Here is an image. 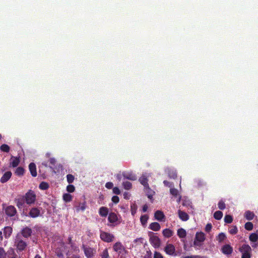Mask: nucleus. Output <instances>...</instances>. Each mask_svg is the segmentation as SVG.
<instances>
[{
  "label": "nucleus",
  "mask_w": 258,
  "mask_h": 258,
  "mask_svg": "<svg viewBox=\"0 0 258 258\" xmlns=\"http://www.w3.org/2000/svg\"><path fill=\"white\" fill-rule=\"evenodd\" d=\"M14 246H16L17 251H22L25 249L27 243L23 240L20 234H17L14 240Z\"/></svg>",
  "instance_id": "obj_1"
},
{
  "label": "nucleus",
  "mask_w": 258,
  "mask_h": 258,
  "mask_svg": "<svg viewBox=\"0 0 258 258\" xmlns=\"http://www.w3.org/2000/svg\"><path fill=\"white\" fill-rule=\"evenodd\" d=\"M26 203L28 205H32L34 204L36 200V196L35 192L30 189L27 192L24 196Z\"/></svg>",
  "instance_id": "obj_2"
},
{
  "label": "nucleus",
  "mask_w": 258,
  "mask_h": 258,
  "mask_svg": "<svg viewBox=\"0 0 258 258\" xmlns=\"http://www.w3.org/2000/svg\"><path fill=\"white\" fill-rule=\"evenodd\" d=\"M239 251L242 253L241 258H250L251 257V247L246 244H243L240 248Z\"/></svg>",
  "instance_id": "obj_3"
},
{
  "label": "nucleus",
  "mask_w": 258,
  "mask_h": 258,
  "mask_svg": "<svg viewBox=\"0 0 258 258\" xmlns=\"http://www.w3.org/2000/svg\"><path fill=\"white\" fill-rule=\"evenodd\" d=\"M149 235L150 236V242L155 247L158 248L160 246L161 241L159 237L155 235L152 232H149Z\"/></svg>",
  "instance_id": "obj_4"
},
{
  "label": "nucleus",
  "mask_w": 258,
  "mask_h": 258,
  "mask_svg": "<svg viewBox=\"0 0 258 258\" xmlns=\"http://www.w3.org/2000/svg\"><path fill=\"white\" fill-rule=\"evenodd\" d=\"M113 249L116 252L118 255H123L126 253V250L122 243L120 242H116L113 246Z\"/></svg>",
  "instance_id": "obj_5"
},
{
  "label": "nucleus",
  "mask_w": 258,
  "mask_h": 258,
  "mask_svg": "<svg viewBox=\"0 0 258 258\" xmlns=\"http://www.w3.org/2000/svg\"><path fill=\"white\" fill-rule=\"evenodd\" d=\"M205 238V235L203 232H197L194 241V245L201 246V242H204Z\"/></svg>",
  "instance_id": "obj_6"
},
{
  "label": "nucleus",
  "mask_w": 258,
  "mask_h": 258,
  "mask_svg": "<svg viewBox=\"0 0 258 258\" xmlns=\"http://www.w3.org/2000/svg\"><path fill=\"white\" fill-rule=\"evenodd\" d=\"M82 248L84 251V253L87 258H92L94 256L96 250L94 248L87 247L83 245Z\"/></svg>",
  "instance_id": "obj_7"
},
{
  "label": "nucleus",
  "mask_w": 258,
  "mask_h": 258,
  "mask_svg": "<svg viewBox=\"0 0 258 258\" xmlns=\"http://www.w3.org/2000/svg\"><path fill=\"white\" fill-rule=\"evenodd\" d=\"M100 237L102 240L106 242L112 241L114 238L113 235L109 233L102 231L100 233Z\"/></svg>",
  "instance_id": "obj_8"
},
{
  "label": "nucleus",
  "mask_w": 258,
  "mask_h": 258,
  "mask_svg": "<svg viewBox=\"0 0 258 258\" xmlns=\"http://www.w3.org/2000/svg\"><path fill=\"white\" fill-rule=\"evenodd\" d=\"M164 251L167 254L170 255H175V248L174 246L170 243H167L164 247Z\"/></svg>",
  "instance_id": "obj_9"
},
{
  "label": "nucleus",
  "mask_w": 258,
  "mask_h": 258,
  "mask_svg": "<svg viewBox=\"0 0 258 258\" xmlns=\"http://www.w3.org/2000/svg\"><path fill=\"white\" fill-rule=\"evenodd\" d=\"M124 179H127L131 180H136L137 179L136 175L132 171H124L122 173Z\"/></svg>",
  "instance_id": "obj_10"
},
{
  "label": "nucleus",
  "mask_w": 258,
  "mask_h": 258,
  "mask_svg": "<svg viewBox=\"0 0 258 258\" xmlns=\"http://www.w3.org/2000/svg\"><path fill=\"white\" fill-rule=\"evenodd\" d=\"M108 220L110 223L115 224L116 225L120 223V222H117L118 221V218L117 215L113 212L109 214Z\"/></svg>",
  "instance_id": "obj_11"
},
{
  "label": "nucleus",
  "mask_w": 258,
  "mask_h": 258,
  "mask_svg": "<svg viewBox=\"0 0 258 258\" xmlns=\"http://www.w3.org/2000/svg\"><path fill=\"white\" fill-rule=\"evenodd\" d=\"M40 215V210L37 208H32L30 209L28 216L31 218L38 217Z\"/></svg>",
  "instance_id": "obj_12"
},
{
  "label": "nucleus",
  "mask_w": 258,
  "mask_h": 258,
  "mask_svg": "<svg viewBox=\"0 0 258 258\" xmlns=\"http://www.w3.org/2000/svg\"><path fill=\"white\" fill-rule=\"evenodd\" d=\"M5 213L8 216L13 217L16 214L17 210L14 206H9L6 208Z\"/></svg>",
  "instance_id": "obj_13"
},
{
  "label": "nucleus",
  "mask_w": 258,
  "mask_h": 258,
  "mask_svg": "<svg viewBox=\"0 0 258 258\" xmlns=\"http://www.w3.org/2000/svg\"><path fill=\"white\" fill-rule=\"evenodd\" d=\"M233 247L229 244L224 245L221 248L222 252L226 255H230L233 252Z\"/></svg>",
  "instance_id": "obj_14"
},
{
  "label": "nucleus",
  "mask_w": 258,
  "mask_h": 258,
  "mask_svg": "<svg viewBox=\"0 0 258 258\" xmlns=\"http://www.w3.org/2000/svg\"><path fill=\"white\" fill-rule=\"evenodd\" d=\"M32 233V230L30 228L26 227L22 229L21 231V236H23L24 238H28L30 237Z\"/></svg>",
  "instance_id": "obj_15"
},
{
  "label": "nucleus",
  "mask_w": 258,
  "mask_h": 258,
  "mask_svg": "<svg viewBox=\"0 0 258 258\" xmlns=\"http://www.w3.org/2000/svg\"><path fill=\"white\" fill-rule=\"evenodd\" d=\"M15 201L19 209L23 208L24 207L25 203H26L24 196L16 199Z\"/></svg>",
  "instance_id": "obj_16"
},
{
  "label": "nucleus",
  "mask_w": 258,
  "mask_h": 258,
  "mask_svg": "<svg viewBox=\"0 0 258 258\" xmlns=\"http://www.w3.org/2000/svg\"><path fill=\"white\" fill-rule=\"evenodd\" d=\"M29 170L33 177H36L37 176L36 166L34 163L31 162L29 164Z\"/></svg>",
  "instance_id": "obj_17"
},
{
  "label": "nucleus",
  "mask_w": 258,
  "mask_h": 258,
  "mask_svg": "<svg viewBox=\"0 0 258 258\" xmlns=\"http://www.w3.org/2000/svg\"><path fill=\"white\" fill-rule=\"evenodd\" d=\"M12 174L11 171L5 172L0 179L1 182L4 183L7 182L11 177Z\"/></svg>",
  "instance_id": "obj_18"
},
{
  "label": "nucleus",
  "mask_w": 258,
  "mask_h": 258,
  "mask_svg": "<svg viewBox=\"0 0 258 258\" xmlns=\"http://www.w3.org/2000/svg\"><path fill=\"white\" fill-rule=\"evenodd\" d=\"M154 217L157 220L162 221L165 218V215L163 212L158 210L155 212Z\"/></svg>",
  "instance_id": "obj_19"
},
{
  "label": "nucleus",
  "mask_w": 258,
  "mask_h": 258,
  "mask_svg": "<svg viewBox=\"0 0 258 258\" xmlns=\"http://www.w3.org/2000/svg\"><path fill=\"white\" fill-rule=\"evenodd\" d=\"M179 218L183 221H186L189 219V216L185 212L179 210L178 211Z\"/></svg>",
  "instance_id": "obj_20"
},
{
  "label": "nucleus",
  "mask_w": 258,
  "mask_h": 258,
  "mask_svg": "<svg viewBox=\"0 0 258 258\" xmlns=\"http://www.w3.org/2000/svg\"><path fill=\"white\" fill-rule=\"evenodd\" d=\"M149 228L153 231H158L160 229L161 226L157 222H152L149 225Z\"/></svg>",
  "instance_id": "obj_21"
},
{
  "label": "nucleus",
  "mask_w": 258,
  "mask_h": 258,
  "mask_svg": "<svg viewBox=\"0 0 258 258\" xmlns=\"http://www.w3.org/2000/svg\"><path fill=\"white\" fill-rule=\"evenodd\" d=\"M12 228L11 227L7 226L4 229V235L6 238H8L12 233Z\"/></svg>",
  "instance_id": "obj_22"
},
{
  "label": "nucleus",
  "mask_w": 258,
  "mask_h": 258,
  "mask_svg": "<svg viewBox=\"0 0 258 258\" xmlns=\"http://www.w3.org/2000/svg\"><path fill=\"white\" fill-rule=\"evenodd\" d=\"M163 236L166 238H169L173 234V231L170 229L166 228L162 231Z\"/></svg>",
  "instance_id": "obj_23"
},
{
  "label": "nucleus",
  "mask_w": 258,
  "mask_h": 258,
  "mask_svg": "<svg viewBox=\"0 0 258 258\" xmlns=\"http://www.w3.org/2000/svg\"><path fill=\"white\" fill-rule=\"evenodd\" d=\"M12 161L10 163L13 167H17L20 163V160L19 157H15L12 156L11 158Z\"/></svg>",
  "instance_id": "obj_24"
},
{
  "label": "nucleus",
  "mask_w": 258,
  "mask_h": 258,
  "mask_svg": "<svg viewBox=\"0 0 258 258\" xmlns=\"http://www.w3.org/2000/svg\"><path fill=\"white\" fill-rule=\"evenodd\" d=\"M145 188V192L147 194V196L149 199L151 200L153 198V195L155 194V191L151 189L149 185L148 187H146Z\"/></svg>",
  "instance_id": "obj_25"
},
{
  "label": "nucleus",
  "mask_w": 258,
  "mask_h": 258,
  "mask_svg": "<svg viewBox=\"0 0 258 258\" xmlns=\"http://www.w3.org/2000/svg\"><path fill=\"white\" fill-rule=\"evenodd\" d=\"M99 214L102 217H106L108 214V208L105 207H101L99 209Z\"/></svg>",
  "instance_id": "obj_26"
},
{
  "label": "nucleus",
  "mask_w": 258,
  "mask_h": 258,
  "mask_svg": "<svg viewBox=\"0 0 258 258\" xmlns=\"http://www.w3.org/2000/svg\"><path fill=\"white\" fill-rule=\"evenodd\" d=\"M139 181L140 183L144 185V188L148 187L149 184L148 183V180L145 175H143L140 178Z\"/></svg>",
  "instance_id": "obj_27"
},
{
  "label": "nucleus",
  "mask_w": 258,
  "mask_h": 258,
  "mask_svg": "<svg viewBox=\"0 0 258 258\" xmlns=\"http://www.w3.org/2000/svg\"><path fill=\"white\" fill-rule=\"evenodd\" d=\"M254 214L253 212L250 211H246L244 213V217L248 220H251L254 217Z\"/></svg>",
  "instance_id": "obj_28"
},
{
  "label": "nucleus",
  "mask_w": 258,
  "mask_h": 258,
  "mask_svg": "<svg viewBox=\"0 0 258 258\" xmlns=\"http://www.w3.org/2000/svg\"><path fill=\"white\" fill-rule=\"evenodd\" d=\"M177 235L180 238H184L186 236V232L185 230L181 228L178 229L177 232Z\"/></svg>",
  "instance_id": "obj_29"
},
{
  "label": "nucleus",
  "mask_w": 258,
  "mask_h": 258,
  "mask_svg": "<svg viewBox=\"0 0 258 258\" xmlns=\"http://www.w3.org/2000/svg\"><path fill=\"white\" fill-rule=\"evenodd\" d=\"M101 258H110L107 248L104 249L99 254Z\"/></svg>",
  "instance_id": "obj_30"
},
{
  "label": "nucleus",
  "mask_w": 258,
  "mask_h": 258,
  "mask_svg": "<svg viewBox=\"0 0 258 258\" xmlns=\"http://www.w3.org/2000/svg\"><path fill=\"white\" fill-rule=\"evenodd\" d=\"M25 172V169L22 167H18L16 168L15 173L18 176H22Z\"/></svg>",
  "instance_id": "obj_31"
},
{
  "label": "nucleus",
  "mask_w": 258,
  "mask_h": 258,
  "mask_svg": "<svg viewBox=\"0 0 258 258\" xmlns=\"http://www.w3.org/2000/svg\"><path fill=\"white\" fill-rule=\"evenodd\" d=\"M249 240L252 242H255L258 240V234L256 233H252L249 236Z\"/></svg>",
  "instance_id": "obj_32"
},
{
  "label": "nucleus",
  "mask_w": 258,
  "mask_h": 258,
  "mask_svg": "<svg viewBox=\"0 0 258 258\" xmlns=\"http://www.w3.org/2000/svg\"><path fill=\"white\" fill-rule=\"evenodd\" d=\"M148 219H149V217L147 215H142L141 216L140 221L143 226H145L146 225Z\"/></svg>",
  "instance_id": "obj_33"
},
{
  "label": "nucleus",
  "mask_w": 258,
  "mask_h": 258,
  "mask_svg": "<svg viewBox=\"0 0 258 258\" xmlns=\"http://www.w3.org/2000/svg\"><path fill=\"white\" fill-rule=\"evenodd\" d=\"M223 217V213L220 211H217L214 214V218L218 220L221 219Z\"/></svg>",
  "instance_id": "obj_34"
},
{
  "label": "nucleus",
  "mask_w": 258,
  "mask_h": 258,
  "mask_svg": "<svg viewBox=\"0 0 258 258\" xmlns=\"http://www.w3.org/2000/svg\"><path fill=\"white\" fill-rule=\"evenodd\" d=\"M0 150L2 152L8 153L10 150V148L8 145L4 144L1 145Z\"/></svg>",
  "instance_id": "obj_35"
},
{
  "label": "nucleus",
  "mask_w": 258,
  "mask_h": 258,
  "mask_svg": "<svg viewBox=\"0 0 258 258\" xmlns=\"http://www.w3.org/2000/svg\"><path fill=\"white\" fill-rule=\"evenodd\" d=\"M86 203L83 202L82 203H80L79 205L76 207V210L77 211H84L86 209Z\"/></svg>",
  "instance_id": "obj_36"
},
{
  "label": "nucleus",
  "mask_w": 258,
  "mask_h": 258,
  "mask_svg": "<svg viewBox=\"0 0 258 258\" xmlns=\"http://www.w3.org/2000/svg\"><path fill=\"white\" fill-rule=\"evenodd\" d=\"M63 200L66 202H70L72 200V196L70 194H64L63 195Z\"/></svg>",
  "instance_id": "obj_37"
},
{
  "label": "nucleus",
  "mask_w": 258,
  "mask_h": 258,
  "mask_svg": "<svg viewBox=\"0 0 258 258\" xmlns=\"http://www.w3.org/2000/svg\"><path fill=\"white\" fill-rule=\"evenodd\" d=\"M39 187L41 189L46 190L48 188L49 185L46 182H41L39 185Z\"/></svg>",
  "instance_id": "obj_38"
},
{
  "label": "nucleus",
  "mask_w": 258,
  "mask_h": 258,
  "mask_svg": "<svg viewBox=\"0 0 258 258\" xmlns=\"http://www.w3.org/2000/svg\"><path fill=\"white\" fill-rule=\"evenodd\" d=\"M226 238V236L224 233H220L217 237V240L219 242H222Z\"/></svg>",
  "instance_id": "obj_39"
},
{
  "label": "nucleus",
  "mask_w": 258,
  "mask_h": 258,
  "mask_svg": "<svg viewBox=\"0 0 258 258\" xmlns=\"http://www.w3.org/2000/svg\"><path fill=\"white\" fill-rule=\"evenodd\" d=\"M233 221V217L230 215H226L224 217V222L226 223L230 224Z\"/></svg>",
  "instance_id": "obj_40"
},
{
  "label": "nucleus",
  "mask_w": 258,
  "mask_h": 258,
  "mask_svg": "<svg viewBox=\"0 0 258 258\" xmlns=\"http://www.w3.org/2000/svg\"><path fill=\"white\" fill-rule=\"evenodd\" d=\"M123 186L126 190L130 189L132 187V184L129 181H124L122 183Z\"/></svg>",
  "instance_id": "obj_41"
},
{
  "label": "nucleus",
  "mask_w": 258,
  "mask_h": 258,
  "mask_svg": "<svg viewBox=\"0 0 258 258\" xmlns=\"http://www.w3.org/2000/svg\"><path fill=\"white\" fill-rule=\"evenodd\" d=\"M253 224L250 222H247L244 225V228L247 230H251L253 229Z\"/></svg>",
  "instance_id": "obj_42"
},
{
  "label": "nucleus",
  "mask_w": 258,
  "mask_h": 258,
  "mask_svg": "<svg viewBox=\"0 0 258 258\" xmlns=\"http://www.w3.org/2000/svg\"><path fill=\"white\" fill-rule=\"evenodd\" d=\"M218 208L222 210H224L226 208L225 204L222 200H220L219 202V203L218 204Z\"/></svg>",
  "instance_id": "obj_43"
},
{
  "label": "nucleus",
  "mask_w": 258,
  "mask_h": 258,
  "mask_svg": "<svg viewBox=\"0 0 258 258\" xmlns=\"http://www.w3.org/2000/svg\"><path fill=\"white\" fill-rule=\"evenodd\" d=\"M168 176L170 178L175 179L177 177V173L175 171H172V170H169L168 172Z\"/></svg>",
  "instance_id": "obj_44"
},
{
  "label": "nucleus",
  "mask_w": 258,
  "mask_h": 258,
  "mask_svg": "<svg viewBox=\"0 0 258 258\" xmlns=\"http://www.w3.org/2000/svg\"><path fill=\"white\" fill-rule=\"evenodd\" d=\"M230 234L234 235L236 234L238 232L237 228L236 226H233L229 230Z\"/></svg>",
  "instance_id": "obj_45"
},
{
  "label": "nucleus",
  "mask_w": 258,
  "mask_h": 258,
  "mask_svg": "<svg viewBox=\"0 0 258 258\" xmlns=\"http://www.w3.org/2000/svg\"><path fill=\"white\" fill-rule=\"evenodd\" d=\"M0 258H7V253L2 247H0Z\"/></svg>",
  "instance_id": "obj_46"
},
{
  "label": "nucleus",
  "mask_w": 258,
  "mask_h": 258,
  "mask_svg": "<svg viewBox=\"0 0 258 258\" xmlns=\"http://www.w3.org/2000/svg\"><path fill=\"white\" fill-rule=\"evenodd\" d=\"M137 206L136 205L134 204V205H131V213H132V215L134 216L135 215V214L137 212Z\"/></svg>",
  "instance_id": "obj_47"
},
{
  "label": "nucleus",
  "mask_w": 258,
  "mask_h": 258,
  "mask_svg": "<svg viewBox=\"0 0 258 258\" xmlns=\"http://www.w3.org/2000/svg\"><path fill=\"white\" fill-rule=\"evenodd\" d=\"M170 194L174 197H176L178 195V190L175 188H171L170 189Z\"/></svg>",
  "instance_id": "obj_48"
},
{
  "label": "nucleus",
  "mask_w": 258,
  "mask_h": 258,
  "mask_svg": "<svg viewBox=\"0 0 258 258\" xmlns=\"http://www.w3.org/2000/svg\"><path fill=\"white\" fill-rule=\"evenodd\" d=\"M74 178V176L72 174H69L67 175V181L69 183H72V182H73Z\"/></svg>",
  "instance_id": "obj_49"
},
{
  "label": "nucleus",
  "mask_w": 258,
  "mask_h": 258,
  "mask_svg": "<svg viewBox=\"0 0 258 258\" xmlns=\"http://www.w3.org/2000/svg\"><path fill=\"white\" fill-rule=\"evenodd\" d=\"M75 187L72 184H69L67 187V190L69 192H73L75 191Z\"/></svg>",
  "instance_id": "obj_50"
},
{
  "label": "nucleus",
  "mask_w": 258,
  "mask_h": 258,
  "mask_svg": "<svg viewBox=\"0 0 258 258\" xmlns=\"http://www.w3.org/2000/svg\"><path fill=\"white\" fill-rule=\"evenodd\" d=\"M183 258H208L206 256H201L199 255H191V256H186L184 257Z\"/></svg>",
  "instance_id": "obj_51"
},
{
  "label": "nucleus",
  "mask_w": 258,
  "mask_h": 258,
  "mask_svg": "<svg viewBox=\"0 0 258 258\" xmlns=\"http://www.w3.org/2000/svg\"><path fill=\"white\" fill-rule=\"evenodd\" d=\"M153 258H163L162 254L158 251H155Z\"/></svg>",
  "instance_id": "obj_52"
},
{
  "label": "nucleus",
  "mask_w": 258,
  "mask_h": 258,
  "mask_svg": "<svg viewBox=\"0 0 258 258\" xmlns=\"http://www.w3.org/2000/svg\"><path fill=\"white\" fill-rule=\"evenodd\" d=\"M212 225L211 223H208L206 226V227H205V231L207 232H209L211 229H212Z\"/></svg>",
  "instance_id": "obj_53"
},
{
  "label": "nucleus",
  "mask_w": 258,
  "mask_h": 258,
  "mask_svg": "<svg viewBox=\"0 0 258 258\" xmlns=\"http://www.w3.org/2000/svg\"><path fill=\"white\" fill-rule=\"evenodd\" d=\"M111 200L114 203L117 204L119 201V199L118 196H114L112 197Z\"/></svg>",
  "instance_id": "obj_54"
},
{
  "label": "nucleus",
  "mask_w": 258,
  "mask_h": 258,
  "mask_svg": "<svg viewBox=\"0 0 258 258\" xmlns=\"http://www.w3.org/2000/svg\"><path fill=\"white\" fill-rule=\"evenodd\" d=\"M144 258H152V252L149 250L146 251V253L144 255Z\"/></svg>",
  "instance_id": "obj_55"
},
{
  "label": "nucleus",
  "mask_w": 258,
  "mask_h": 258,
  "mask_svg": "<svg viewBox=\"0 0 258 258\" xmlns=\"http://www.w3.org/2000/svg\"><path fill=\"white\" fill-rule=\"evenodd\" d=\"M113 184L111 182H107L105 184V187L108 189H111L113 188Z\"/></svg>",
  "instance_id": "obj_56"
},
{
  "label": "nucleus",
  "mask_w": 258,
  "mask_h": 258,
  "mask_svg": "<svg viewBox=\"0 0 258 258\" xmlns=\"http://www.w3.org/2000/svg\"><path fill=\"white\" fill-rule=\"evenodd\" d=\"M112 190L113 192L115 195H119L120 194V191L117 187H113Z\"/></svg>",
  "instance_id": "obj_57"
},
{
  "label": "nucleus",
  "mask_w": 258,
  "mask_h": 258,
  "mask_svg": "<svg viewBox=\"0 0 258 258\" xmlns=\"http://www.w3.org/2000/svg\"><path fill=\"white\" fill-rule=\"evenodd\" d=\"M163 183L165 186L170 187H172L173 185L172 183L168 181L167 180H164L163 181Z\"/></svg>",
  "instance_id": "obj_58"
},
{
  "label": "nucleus",
  "mask_w": 258,
  "mask_h": 258,
  "mask_svg": "<svg viewBox=\"0 0 258 258\" xmlns=\"http://www.w3.org/2000/svg\"><path fill=\"white\" fill-rule=\"evenodd\" d=\"M50 163L52 165L54 166L56 163V160L54 158H51L49 159Z\"/></svg>",
  "instance_id": "obj_59"
},
{
  "label": "nucleus",
  "mask_w": 258,
  "mask_h": 258,
  "mask_svg": "<svg viewBox=\"0 0 258 258\" xmlns=\"http://www.w3.org/2000/svg\"><path fill=\"white\" fill-rule=\"evenodd\" d=\"M122 175L121 174H118L116 175V178L117 180H118L119 181H120L121 180V178H122Z\"/></svg>",
  "instance_id": "obj_60"
},
{
  "label": "nucleus",
  "mask_w": 258,
  "mask_h": 258,
  "mask_svg": "<svg viewBox=\"0 0 258 258\" xmlns=\"http://www.w3.org/2000/svg\"><path fill=\"white\" fill-rule=\"evenodd\" d=\"M148 209V206L147 205H144L143 207V212H146Z\"/></svg>",
  "instance_id": "obj_61"
},
{
  "label": "nucleus",
  "mask_w": 258,
  "mask_h": 258,
  "mask_svg": "<svg viewBox=\"0 0 258 258\" xmlns=\"http://www.w3.org/2000/svg\"><path fill=\"white\" fill-rule=\"evenodd\" d=\"M3 240V234L2 231H0V242H2Z\"/></svg>",
  "instance_id": "obj_62"
},
{
  "label": "nucleus",
  "mask_w": 258,
  "mask_h": 258,
  "mask_svg": "<svg viewBox=\"0 0 258 258\" xmlns=\"http://www.w3.org/2000/svg\"><path fill=\"white\" fill-rule=\"evenodd\" d=\"M57 256H58V257H63V254H62V253H58V254H57Z\"/></svg>",
  "instance_id": "obj_63"
},
{
  "label": "nucleus",
  "mask_w": 258,
  "mask_h": 258,
  "mask_svg": "<svg viewBox=\"0 0 258 258\" xmlns=\"http://www.w3.org/2000/svg\"><path fill=\"white\" fill-rule=\"evenodd\" d=\"M34 258H41L39 254H36Z\"/></svg>",
  "instance_id": "obj_64"
}]
</instances>
